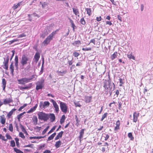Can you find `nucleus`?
<instances>
[{
	"mask_svg": "<svg viewBox=\"0 0 153 153\" xmlns=\"http://www.w3.org/2000/svg\"><path fill=\"white\" fill-rule=\"evenodd\" d=\"M103 87L104 88V91L106 95H108L109 94L110 96H111L112 94L113 89V85L114 87L115 85L114 83H112L111 79H109L108 80L105 79L103 82Z\"/></svg>",
	"mask_w": 153,
	"mask_h": 153,
	"instance_id": "f257e3e1",
	"label": "nucleus"
},
{
	"mask_svg": "<svg viewBox=\"0 0 153 153\" xmlns=\"http://www.w3.org/2000/svg\"><path fill=\"white\" fill-rule=\"evenodd\" d=\"M58 30L53 31L47 37L42 43L44 46H46L49 44L51 41L53 40V37L56 34L57 32L58 31Z\"/></svg>",
	"mask_w": 153,
	"mask_h": 153,
	"instance_id": "f03ea898",
	"label": "nucleus"
},
{
	"mask_svg": "<svg viewBox=\"0 0 153 153\" xmlns=\"http://www.w3.org/2000/svg\"><path fill=\"white\" fill-rule=\"evenodd\" d=\"M30 62L31 60L25 54L22 55L20 61V63L22 66H24L28 64L30 65Z\"/></svg>",
	"mask_w": 153,
	"mask_h": 153,
	"instance_id": "7ed1b4c3",
	"label": "nucleus"
},
{
	"mask_svg": "<svg viewBox=\"0 0 153 153\" xmlns=\"http://www.w3.org/2000/svg\"><path fill=\"white\" fill-rule=\"evenodd\" d=\"M38 118L41 120H43L46 121L49 119V116L48 114H46L43 112H39L38 113Z\"/></svg>",
	"mask_w": 153,
	"mask_h": 153,
	"instance_id": "20e7f679",
	"label": "nucleus"
},
{
	"mask_svg": "<svg viewBox=\"0 0 153 153\" xmlns=\"http://www.w3.org/2000/svg\"><path fill=\"white\" fill-rule=\"evenodd\" d=\"M60 106L62 111L66 114L68 110V107L65 103L60 102Z\"/></svg>",
	"mask_w": 153,
	"mask_h": 153,
	"instance_id": "39448f33",
	"label": "nucleus"
},
{
	"mask_svg": "<svg viewBox=\"0 0 153 153\" xmlns=\"http://www.w3.org/2000/svg\"><path fill=\"white\" fill-rule=\"evenodd\" d=\"M33 78H22L21 79H18L19 83L20 84L25 85V83L31 81Z\"/></svg>",
	"mask_w": 153,
	"mask_h": 153,
	"instance_id": "423d86ee",
	"label": "nucleus"
},
{
	"mask_svg": "<svg viewBox=\"0 0 153 153\" xmlns=\"http://www.w3.org/2000/svg\"><path fill=\"white\" fill-rule=\"evenodd\" d=\"M4 61L3 62L4 65L2 66L3 68L7 70L8 68V63L9 60L8 56H6L4 58Z\"/></svg>",
	"mask_w": 153,
	"mask_h": 153,
	"instance_id": "0eeeda50",
	"label": "nucleus"
},
{
	"mask_svg": "<svg viewBox=\"0 0 153 153\" xmlns=\"http://www.w3.org/2000/svg\"><path fill=\"white\" fill-rule=\"evenodd\" d=\"M50 104V102L48 101H45L43 103L41 101L39 103V107L41 108H45L48 107Z\"/></svg>",
	"mask_w": 153,
	"mask_h": 153,
	"instance_id": "6e6552de",
	"label": "nucleus"
},
{
	"mask_svg": "<svg viewBox=\"0 0 153 153\" xmlns=\"http://www.w3.org/2000/svg\"><path fill=\"white\" fill-rule=\"evenodd\" d=\"M40 54L38 52H37L36 53L33 59V60H34V62H35L36 64L37 63L40 58Z\"/></svg>",
	"mask_w": 153,
	"mask_h": 153,
	"instance_id": "1a4fd4ad",
	"label": "nucleus"
},
{
	"mask_svg": "<svg viewBox=\"0 0 153 153\" xmlns=\"http://www.w3.org/2000/svg\"><path fill=\"white\" fill-rule=\"evenodd\" d=\"M51 101L52 102L54 107L55 108V111L56 113H58L59 111V107L58 105L57 104L56 102L53 100H51Z\"/></svg>",
	"mask_w": 153,
	"mask_h": 153,
	"instance_id": "9d476101",
	"label": "nucleus"
},
{
	"mask_svg": "<svg viewBox=\"0 0 153 153\" xmlns=\"http://www.w3.org/2000/svg\"><path fill=\"white\" fill-rule=\"evenodd\" d=\"M32 85V83H29L27 86L25 87H20L19 88L20 90L23 91L24 89L28 90L31 88Z\"/></svg>",
	"mask_w": 153,
	"mask_h": 153,
	"instance_id": "9b49d317",
	"label": "nucleus"
},
{
	"mask_svg": "<svg viewBox=\"0 0 153 153\" xmlns=\"http://www.w3.org/2000/svg\"><path fill=\"white\" fill-rule=\"evenodd\" d=\"M36 89L37 90L41 89L43 87V82H38L36 83Z\"/></svg>",
	"mask_w": 153,
	"mask_h": 153,
	"instance_id": "f8f14e48",
	"label": "nucleus"
},
{
	"mask_svg": "<svg viewBox=\"0 0 153 153\" xmlns=\"http://www.w3.org/2000/svg\"><path fill=\"white\" fill-rule=\"evenodd\" d=\"M139 114L138 112H135L134 113L133 115V121L134 122L136 123L137 121L139 115Z\"/></svg>",
	"mask_w": 153,
	"mask_h": 153,
	"instance_id": "ddd939ff",
	"label": "nucleus"
},
{
	"mask_svg": "<svg viewBox=\"0 0 153 153\" xmlns=\"http://www.w3.org/2000/svg\"><path fill=\"white\" fill-rule=\"evenodd\" d=\"M73 11L74 13L76 16H77L78 17H79V10L78 9L76 8H73Z\"/></svg>",
	"mask_w": 153,
	"mask_h": 153,
	"instance_id": "4468645a",
	"label": "nucleus"
},
{
	"mask_svg": "<svg viewBox=\"0 0 153 153\" xmlns=\"http://www.w3.org/2000/svg\"><path fill=\"white\" fill-rule=\"evenodd\" d=\"M7 138L5 139V137L3 136L2 135L0 134V139L6 141L7 139H10V135L8 134H7L6 135Z\"/></svg>",
	"mask_w": 153,
	"mask_h": 153,
	"instance_id": "2eb2a0df",
	"label": "nucleus"
},
{
	"mask_svg": "<svg viewBox=\"0 0 153 153\" xmlns=\"http://www.w3.org/2000/svg\"><path fill=\"white\" fill-rule=\"evenodd\" d=\"M85 129H82L79 132V136L78 137L80 141H81V139L83 137V135L84 133Z\"/></svg>",
	"mask_w": 153,
	"mask_h": 153,
	"instance_id": "dca6fc26",
	"label": "nucleus"
},
{
	"mask_svg": "<svg viewBox=\"0 0 153 153\" xmlns=\"http://www.w3.org/2000/svg\"><path fill=\"white\" fill-rule=\"evenodd\" d=\"M85 102L86 103H89L92 100L91 96H86L85 97Z\"/></svg>",
	"mask_w": 153,
	"mask_h": 153,
	"instance_id": "f3484780",
	"label": "nucleus"
},
{
	"mask_svg": "<svg viewBox=\"0 0 153 153\" xmlns=\"http://www.w3.org/2000/svg\"><path fill=\"white\" fill-rule=\"evenodd\" d=\"M116 126L114 128V131L120 129V121L119 120L117 121L116 123Z\"/></svg>",
	"mask_w": 153,
	"mask_h": 153,
	"instance_id": "a211bd4d",
	"label": "nucleus"
},
{
	"mask_svg": "<svg viewBox=\"0 0 153 153\" xmlns=\"http://www.w3.org/2000/svg\"><path fill=\"white\" fill-rule=\"evenodd\" d=\"M32 121L34 125H36L38 123V119L36 116L34 115L32 118Z\"/></svg>",
	"mask_w": 153,
	"mask_h": 153,
	"instance_id": "6ab92c4d",
	"label": "nucleus"
},
{
	"mask_svg": "<svg viewBox=\"0 0 153 153\" xmlns=\"http://www.w3.org/2000/svg\"><path fill=\"white\" fill-rule=\"evenodd\" d=\"M63 133L64 132L62 131L59 132L58 134L56 137L55 138V140H57L59 139V138H61Z\"/></svg>",
	"mask_w": 153,
	"mask_h": 153,
	"instance_id": "aec40b11",
	"label": "nucleus"
},
{
	"mask_svg": "<svg viewBox=\"0 0 153 153\" xmlns=\"http://www.w3.org/2000/svg\"><path fill=\"white\" fill-rule=\"evenodd\" d=\"M38 106L37 104H36L35 106L31 108L29 110H28L27 111V113H30L33 112V111H34L36 109L37 107Z\"/></svg>",
	"mask_w": 153,
	"mask_h": 153,
	"instance_id": "412c9836",
	"label": "nucleus"
},
{
	"mask_svg": "<svg viewBox=\"0 0 153 153\" xmlns=\"http://www.w3.org/2000/svg\"><path fill=\"white\" fill-rule=\"evenodd\" d=\"M50 120L51 122H52L54 121L55 119V117L53 114H49Z\"/></svg>",
	"mask_w": 153,
	"mask_h": 153,
	"instance_id": "4be33fe9",
	"label": "nucleus"
},
{
	"mask_svg": "<svg viewBox=\"0 0 153 153\" xmlns=\"http://www.w3.org/2000/svg\"><path fill=\"white\" fill-rule=\"evenodd\" d=\"M22 3V2L21 1L18 3L17 4H14L13 6L12 7L13 8L14 10L16 9L17 8L20 7V5H21Z\"/></svg>",
	"mask_w": 153,
	"mask_h": 153,
	"instance_id": "5701e85b",
	"label": "nucleus"
},
{
	"mask_svg": "<svg viewBox=\"0 0 153 153\" xmlns=\"http://www.w3.org/2000/svg\"><path fill=\"white\" fill-rule=\"evenodd\" d=\"M118 53L117 52H115L110 56V58L111 60H113L115 59L117 56Z\"/></svg>",
	"mask_w": 153,
	"mask_h": 153,
	"instance_id": "b1692460",
	"label": "nucleus"
},
{
	"mask_svg": "<svg viewBox=\"0 0 153 153\" xmlns=\"http://www.w3.org/2000/svg\"><path fill=\"white\" fill-rule=\"evenodd\" d=\"M20 128H21L22 132H23L26 135H28V134L27 133V131H26L25 128L22 125H20Z\"/></svg>",
	"mask_w": 153,
	"mask_h": 153,
	"instance_id": "393cba45",
	"label": "nucleus"
},
{
	"mask_svg": "<svg viewBox=\"0 0 153 153\" xmlns=\"http://www.w3.org/2000/svg\"><path fill=\"white\" fill-rule=\"evenodd\" d=\"M70 22L71 23V27L73 28V30H74L76 28V27L74 23V21H73V20L70 19Z\"/></svg>",
	"mask_w": 153,
	"mask_h": 153,
	"instance_id": "a878e982",
	"label": "nucleus"
},
{
	"mask_svg": "<svg viewBox=\"0 0 153 153\" xmlns=\"http://www.w3.org/2000/svg\"><path fill=\"white\" fill-rule=\"evenodd\" d=\"M4 116V115L0 116L1 122L2 124H4L5 123V118Z\"/></svg>",
	"mask_w": 153,
	"mask_h": 153,
	"instance_id": "bb28decb",
	"label": "nucleus"
},
{
	"mask_svg": "<svg viewBox=\"0 0 153 153\" xmlns=\"http://www.w3.org/2000/svg\"><path fill=\"white\" fill-rule=\"evenodd\" d=\"M61 142L60 140L56 142L55 146L56 148L59 147L61 145Z\"/></svg>",
	"mask_w": 153,
	"mask_h": 153,
	"instance_id": "cd10ccee",
	"label": "nucleus"
},
{
	"mask_svg": "<svg viewBox=\"0 0 153 153\" xmlns=\"http://www.w3.org/2000/svg\"><path fill=\"white\" fill-rule=\"evenodd\" d=\"M56 133L55 132L52 134L48 138V140L50 141L52 140L55 136L56 135Z\"/></svg>",
	"mask_w": 153,
	"mask_h": 153,
	"instance_id": "c85d7f7f",
	"label": "nucleus"
},
{
	"mask_svg": "<svg viewBox=\"0 0 153 153\" xmlns=\"http://www.w3.org/2000/svg\"><path fill=\"white\" fill-rule=\"evenodd\" d=\"M18 58L17 55H16L15 58V65L16 68L18 67Z\"/></svg>",
	"mask_w": 153,
	"mask_h": 153,
	"instance_id": "c756f323",
	"label": "nucleus"
},
{
	"mask_svg": "<svg viewBox=\"0 0 153 153\" xmlns=\"http://www.w3.org/2000/svg\"><path fill=\"white\" fill-rule=\"evenodd\" d=\"M85 10L87 12V14L89 16H90L92 13L91 9V8H86Z\"/></svg>",
	"mask_w": 153,
	"mask_h": 153,
	"instance_id": "7c9ffc66",
	"label": "nucleus"
},
{
	"mask_svg": "<svg viewBox=\"0 0 153 153\" xmlns=\"http://www.w3.org/2000/svg\"><path fill=\"white\" fill-rule=\"evenodd\" d=\"M2 84H3V90L4 91L6 87V82L4 79H3L2 80Z\"/></svg>",
	"mask_w": 153,
	"mask_h": 153,
	"instance_id": "2f4dec72",
	"label": "nucleus"
},
{
	"mask_svg": "<svg viewBox=\"0 0 153 153\" xmlns=\"http://www.w3.org/2000/svg\"><path fill=\"white\" fill-rule=\"evenodd\" d=\"M25 112H24L22 113L19 115H18L17 116V118L19 121H20V119L22 118V115L24 114V113H25Z\"/></svg>",
	"mask_w": 153,
	"mask_h": 153,
	"instance_id": "473e14b6",
	"label": "nucleus"
},
{
	"mask_svg": "<svg viewBox=\"0 0 153 153\" xmlns=\"http://www.w3.org/2000/svg\"><path fill=\"white\" fill-rule=\"evenodd\" d=\"M65 119V117L64 115H63L62 116L60 120V123L61 124H62L64 122Z\"/></svg>",
	"mask_w": 153,
	"mask_h": 153,
	"instance_id": "72a5a7b5",
	"label": "nucleus"
},
{
	"mask_svg": "<svg viewBox=\"0 0 153 153\" xmlns=\"http://www.w3.org/2000/svg\"><path fill=\"white\" fill-rule=\"evenodd\" d=\"M132 53H131V54H127V57L130 59H132L133 60H135V57L134 56L132 55Z\"/></svg>",
	"mask_w": 153,
	"mask_h": 153,
	"instance_id": "f704fd0d",
	"label": "nucleus"
},
{
	"mask_svg": "<svg viewBox=\"0 0 153 153\" xmlns=\"http://www.w3.org/2000/svg\"><path fill=\"white\" fill-rule=\"evenodd\" d=\"M3 102V104L5 105L9 104L10 103V98L8 99H5L4 100Z\"/></svg>",
	"mask_w": 153,
	"mask_h": 153,
	"instance_id": "c9c22d12",
	"label": "nucleus"
},
{
	"mask_svg": "<svg viewBox=\"0 0 153 153\" xmlns=\"http://www.w3.org/2000/svg\"><path fill=\"white\" fill-rule=\"evenodd\" d=\"M48 4L47 3L44 2L43 4H42V7L43 8H47V9H48Z\"/></svg>",
	"mask_w": 153,
	"mask_h": 153,
	"instance_id": "e433bc0d",
	"label": "nucleus"
},
{
	"mask_svg": "<svg viewBox=\"0 0 153 153\" xmlns=\"http://www.w3.org/2000/svg\"><path fill=\"white\" fill-rule=\"evenodd\" d=\"M81 44V41L79 40L76 41L72 43V45L74 46L76 45H80Z\"/></svg>",
	"mask_w": 153,
	"mask_h": 153,
	"instance_id": "4c0bfd02",
	"label": "nucleus"
},
{
	"mask_svg": "<svg viewBox=\"0 0 153 153\" xmlns=\"http://www.w3.org/2000/svg\"><path fill=\"white\" fill-rule=\"evenodd\" d=\"M80 22L81 24L85 25L86 24V22L83 17L80 20Z\"/></svg>",
	"mask_w": 153,
	"mask_h": 153,
	"instance_id": "58836bf2",
	"label": "nucleus"
},
{
	"mask_svg": "<svg viewBox=\"0 0 153 153\" xmlns=\"http://www.w3.org/2000/svg\"><path fill=\"white\" fill-rule=\"evenodd\" d=\"M57 72L58 73V74H59L60 75L62 76L67 72V71L66 70L62 71H58Z\"/></svg>",
	"mask_w": 153,
	"mask_h": 153,
	"instance_id": "ea45409f",
	"label": "nucleus"
},
{
	"mask_svg": "<svg viewBox=\"0 0 153 153\" xmlns=\"http://www.w3.org/2000/svg\"><path fill=\"white\" fill-rule=\"evenodd\" d=\"M14 151L16 153H24L22 151L20 150L17 149L16 148H13Z\"/></svg>",
	"mask_w": 153,
	"mask_h": 153,
	"instance_id": "a19ab883",
	"label": "nucleus"
},
{
	"mask_svg": "<svg viewBox=\"0 0 153 153\" xmlns=\"http://www.w3.org/2000/svg\"><path fill=\"white\" fill-rule=\"evenodd\" d=\"M128 137L131 140H134V137H133L131 133L130 132L128 133Z\"/></svg>",
	"mask_w": 153,
	"mask_h": 153,
	"instance_id": "79ce46f5",
	"label": "nucleus"
},
{
	"mask_svg": "<svg viewBox=\"0 0 153 153\" xmlns=\"http://www.w3.org/2000/svg\"><path fill=\"white\" fill-rule=\"evenodd\" d=\"M56 126H54L51 130L48 132V134H49L52 132L56 129Z\"/></svg>",
	"mask_w": 153,
	"mask_h": 153,
	"instance_id": "37998d69",
	"label": "nucleus"
},
{
	"mask_svg": "<svg viewBox=\"0 0 153 153\" xmlns=\"http://www.w3.org/2000/svg\"><path fill=\"white\" fill-rule=\"evenodd\" d=\"M107 115H108L107 113H104L102 115V117L101 118V121H102L103 120H104V119L107 117Z\"/></svg>",
	"mask_w": 153,
	"mask_h": 153,
	"instance_id": "c03bdc74",
	"label": "nucleus"
},
{
	"mask_svg": "<svg viewBox=\"0 0 153 153\" xmlns=\"http://www.w3.org/2000/svg\"><path fill=\"white\" fill-rule=\"evenodd\" d=\"M73 55L75 57H77L79 55V53L77 52L76 51H74L73 52Z\"/></svg>",
	"mask_w": 153,
	"mask_h": 153,
	"instance_id": "a18cd8bd",
	"label": "nucleus"
},
{
	"mask_svg": "<svg viewBox=\"0 0 153 153\" xmlns=\"http://www.w3.org/2000/svg\"><path fill=\"white\" fill-rule=\"evenodd\" d=\"M19 136L20 137L22 138L23 139L25 138V136L23 134L22 132H19Z\"/></svg>",
	"mask_w": 153,
	"mask_h": 153,
	"instance_id": "49530a36",
	"label": "nucleus"
},
{
	"mask_svg": "<svg viewBox=\"0 0 153 153\" xmlns=\"http://www.w3.org/2000/svg\"><path fill=\"white\" fill-rule=\"evenodd\" d=\"M27 105V104H26V103L24 104L22 106L20 107V108L18 110L19 111H21L22 109H23Z\"/></svg>",
	"mask_w": 153,
	"mask_h": 153,
	"instance_id": "de8ad7c7",
	"label": "nucleus"
},
{
	"mask_svg": "<svg viewBox=\"0 0 153 153\" xmlns=\"http://www.w3.org/2000/svg\"><path fill=\"white\" fill-rule=\"evenodd\" d=\"M104 134L105 135V136H104L105 138V140L106 141L109 138V136L108 134Z\"/></svg>",
	"mask_w": 153,
	"mask_h": 153,
	"instance_id": "09e8293b",
	"label": "nucleus"
},
{
	"mask_svg": "<svg viewBox=\"0 0 153 153\" xmlns=\"http://www.w3.org/2000/svg\"><path fill=\"white\" fill-rule=\"evenodd\" d=\"M82 50L85 51H90L91 50V48H83L82 49Z\"/></svg>",
	"mask_w": 153,
	"mask_h": 153,
	"instance_id": "8fccbe9b",
	"label": "nucleus"
},
{
	"mask_svg": "<svg viewBox=\"0 0 153 153\" xmlns=\"http://www.w3.org/2000/svg\"><path fill=\"white\" fill-rule=\"evenodd\" d=\"M15 141L16 143V145L17 147H19V139L18 138H16L15 139Z\"/></svg>",
	"mask_w": 153,
	"mask_h": 153,
	"instance_id": "3c124183",
	"label": "nucleus"
},
{
	"mask_svg": "<svg viewBox=\"0 0 153 153\" xmlns=\"http://www.w3.org/2000/svg\"><path fill=\"white\" fill-rule=\"evenodd\" d=\"M119 81H120V84L119 86H121L122 85V84L123 83V80L121 78H120L119 79Z\"/></svg>",
	"mask_w": 153,
	"mask_h": 153,
	"instance_id": "603ef678",
	"label": "nucleus"
},
{
	"mask_svg": "<svg viewBox=\"0 0 153 153\" xmlns=\"http://www.w3.org/2000/svg\"><path fill=\"white\" fill-rule=\"evenodd\" d=\"M118 109L119 110H120L121 109V106H122V103L120 102H118Z\"/></svg>",
	"mask_w": 153,
	"mask_h": 153,
	"instance_id": "864d4df0",
	"label": "nucleus"
},
{
	"mask_svg": "<svg viewBox=\"0 0 153 153\" xmlns=\"http://www.w3.org/2000/svg\"><path fill=\"white\" fill-rule=\"evenodd\" d=\"M74 104H75V105L76 107H80L81 106V105L79 102H74Z\"/></svg>",
	"mask_w": 153,
	"mask_h": 153,
	"instance_id": "5fc2aeb1",
	"label": "nucleus"
},
{
	"mask_svg": "<svg viewBox=\"0 0 153 153\" xmlns=\"http://www.w3.org/2000/svg\"><path fill=\"white\" fill-rule=\"evenodd\" d=\"M26 36V35L24 33H22V34H20L18 36V38H22V37H25Z\"/></svg>",
	"mask_w": 153,
	"mask_h": 153,
	"instance_id": "6e6d98bb",
	"label": "nucleus"
},
{
	"mask_svg": "<svg viewBox=\"0 0 153 153\" xmlns=\"http://www.w3.org/2000/svg\"><path fill=\"white\" fill-rule=\"evenodd\" d=\"M11 146L12 147H14L15 145V143L14 140H12L11 141Z\"/></svg>",
	"mask_w": 153,
	"mask_h": 153,
	"instance_id": "4d7b16f0",
	"label": "nucleus"
},
{
	"mask_svg": "<svg viewBox=\"0 0 153 153\" xmlns=\"http://www.w3.org/2000/svg\"><path fill=\"white\" fill-rule=\"evenodd\" d=\"M102 18L101 16H100L99 17H97L96 18V20L98 22H100L101 21Z\"/></svg>",
	"mask_w": 153,
	"mask_h": 153,
	"instance_id": "13d9d810",
	"label": "nucleus"
},
{
	"mask_svg": "<svg viewBox=\"0 0 153 153\" xmlns=\"http://www.w3.org/2000/svg\"><path fill=\"white\" fill-rule=\"evenodd\" d=\"M91 43H93L94 45L95 44V40L94 39H92L91 40L89 44Z\"/></svg>",
	"mask_w": 153,
	"mask_h": 153,
	"instance_id": "bf43d9fd",
	"label": "nucleus"
},
{
	"mask_svg": "<svg viewBox=\"0 0 153 153\" xmlns=\"http://www.w3.org/2000/svg\"><path fill=\"white\" fill-rule=\"evenodd\" d=\"M75 118L76 119V123H79V119L77 117L76 115L75 116Z\"/></svg>",
	"mask_w": 153,
	"mask_h": 153,
	"instance_id": "052dcab7",
	"label": "nucleus"
},
{
	"mask_svg": "<svg viewBox=\"0 0 153 153\" xmlns=\"http://www.w3.org/2000/svg\"><path fill=\"white\" fill-rule=\"evenodd\" d=\"M117 18L118 20L120 21V22H122V17L119 15L117 16Z\"/></svg>",
	"mask_w": 153,
	"mask_h": 153,
	"instance_id": "680f3d73",
	"label": "nucleus"
},
{
	"mask_svg": "<svg viewBox=\"0 0 153 153\" xmlns=\"http://www.w3.org/2000/svg\"><path fill=\"white\" fill-rule=\"evenodd\" d=\"M16 109L15 108H13L12 109L11 111H10V116L16 110Z\"/></svg>",
	"mask_w": 153,
	"mask_h": 153,
	"instance_id": "e2e57ef3",
	"label": "nucleus"
},
{
	"mask_svg": "<svg viewBox=\"0 0 153 153\" xmlns=\"http://www.w3.org/2000/svg\"><path fill=\"white\" fill-rule=\"evenodd\" d=\"M41 128V127L36 126L34 128L35 129H38V130L40 131Z\"/></svg>",
	"mask_w": 153,
	"mask_h": 153,
	"instance_id": "0e129e2a",
	"label": "nucleus"
},
{
	"mask_svg": "<svg viewBox=\"0 0 153 153\" xmlns=\"http://www.w3.org/2000/svg\"><path fill=\"white\" fill-rule=\"evenodd\" d=\"M33 144H30V145H25L24 146V147H32V146L33 145Z\"/></svg>",
	"mask_w": 153,
	"mask_h": 153,
	"instance_id": "69168bd1",
	"label": "nucleus"
},
{
	"mask_svg": "<svg viewBox=\"0 0 153 153\" xmlns=\"http://www.w3.org/2000/svg\"><path fill=\"white\" fill-rule=\"evenodd\" d=\"M106 24L109 25H112V23L110 21H107L106 22Z\"/></svg>",
	"mask_w": 153,
	"mask_h": 153,
	"instance_id": "338daca9",
	"label": "nucleus"
},
{
	"mask_svg": "<svg viewBox=\"0 0 153 153\" xmlns=\"http://www.w3.org/2000/svg\"><path fill=\"white\" fill-rule=\"evenodd\" d=\"M51 151L49 150H46L43 153H51Z\"/></svg>",
	"mask_w": 153,
	"mask_h": 153,
	"instance_id": "774afa93",
	"label": "nucleus"
}]
</instances>
